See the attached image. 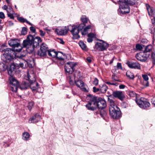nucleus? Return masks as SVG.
I'll list each match as a JSON object with an SVG mask.
<instances>
[{"label": "nucleus", "mask_w": 155, "mask_h": 155, "mask_svg": "<svg viewBox=\"0 0 155 155\" xmlns=\"http://www.w3.org/2000/svg\"><path fill=\"white\" fill-rule=\"evenodd\" d=\"M41 42L40 37H36L34 38L32 35H29L26 39L24 40L22 45L23 47L27 48V51L31 53L34 51L35 48L39 46V44Z\"/></svg>", "instance_id": "nucleus-1"}, {"label": "nucleus", "mask_w": 155, "mask_h": 155, "mask_svg": "<svg viewBox=\"0 0 155 155\" xmlns=\"http://www.w3.org/2000/svg\"><path fill=\"white\" fill-rule=\"evenodd\" d=\"M36 75L34 71L30 70L27 72L25 79L29 81L30 87L32 91H36L38 87V83L36 81Z\"/></svg>", "instance_id": "nucleus-2"}, {"label": "nucleus", "mask_w": 155, "mask_h": 155, "mask_svg": "<svg viewBox=\"0 0 155 155\" xmlns=\"http://www.w3.org/2000/svg\"><path fill=\"white\" fill-rule=\"evenodd\" d=\"M14 58H19V54L13 51L10 48H7L5 52L1 56L3 61L6 63H9Z\"/></svg>", "instance_id": "nucleus-3"}, {"label": "nucleus", "mask_w": 155, "mask_h": 155, "mask_svg": "<svg viewBox=\"0 0 155 155\" xmlns=\"http://www.w3.org/2000/svg\"><path fill=\"white\" fill-rule=\"evenodd\" d=\"M7 68L8 72L9 75L12 76L13 73L16 71V68L15 65L13 64H11L8 68H7V66L4 63H0V71H5Z\"/></svg>", "instance_id": "nucleus-4"}, {"label": "nucleus", "mask_w": 155, "mask_h": 155, "mask_svg": "<svg viewBox=\"0 0 155 155\" xmlns=\"http://www.w3.org/2000/svg\"><path fill=\"white\" fill-rule=\"evenodd\" d=\"M8 44L9 46L12 47V50L17 53L19 54V41L16 39H12L8 41Z\"/></svg>", "instance_id": "nucleus-5"}, {"label": "nucleus", "mask_w": 155, "mask_h": 155, "mask_svg": "<svg viewBox=\"0 0 155 155\" xmlns=\"http://www.w3.org/2000/svg\"><path fill=\"white\" fill-rule=\"evenodd\" d=\"M68 30L69 31L72 35L73 38L75 39H78L80 38L78 35L79 31L77 26L75 25H70L68 26Z\"/></svg>", "instance_id": "nucleus-6"}, {"label": "nucleus", "mask_w": 155, "mask_h": 155, "mask_svg": "<svg viewBox=\"0 0 155 155\" xmlns=\"http://www.w3.org/2000/svg\"><path fill=\"white\" fill-rule=\"evenodd\" d=\"M146 7L149 15L154 17L153 19H151V21L153 24L155 25V9L153 7H150L149 5H147ZM154 30V31L153 32V33L152 31H151V32L155 36V28Z\"/></svg>", "instance_id": "nucleus-7"}, {"label": "nucleus", "mask_w": 155, "mask_h": 155, "mask_svg": "<svg viewBox=\"0 0 155 155\" xmlns=\"http://www.w3.org/2000/svg\"><path fill=\"white\" fill-rule=\"evenodd\" d=\"M94 99L96 104V107H97L100 109H103L105 108L107 106L106 101L102 98H97L94 97Z\"/></svg>", "instance_id": "nucleus-8"}, {"label": "nucleus", "mask_w": 155, "mask_h": 155, "mask_svg": "<svg viewBox=\"0 0 155 155\" xmlns=\"http://www.w3.org/2000/svg\"><path fill=\"white\" fill-rule=\"evenodd\" d=\"M76 65V64L74 62H67L65 66V70L67 74H72L74 70V68Z\"/></svg>", "instance_id": "nucleus-9"}, {"label": "nucleus", "mask_w": 155, "mask_h": 155, "mask_svg": "<svg viewBox=\"0 0 155 155\" xmlns=\"http://www.w3.org/2000/svg\"><path fill=\"white\" fill-rule=\"evenodd\" d=\"M119 11L122 14L128 13L130 12V8L128 7V4L120 1Z\"/></svg>", "instance_id": "nucleus-10"}, {"label": "nucleus", "mask_w": 155, "mask_h": 155, "mask_svg": "<svg viewBox=\"0 0 155 155\" xmlns=\"http://www.w3.org/2000/svg\"><path fill=\"white\" fill-rule=\"evenodd\" d=\"M109 110L110 115L113 118L118 119L120 117L121 112L118 107L109 109Z\"/></svg>", "instance_id": "nucleus-11"}, {"label": "nucleus", "mask_w": 155, "mask_h": 155, "mask_svg": "<svg viewBox=\"0 0 155 155\" xmlns=\"http://www.w3.org/2000/svg\"><path fill=\"white\" fill-rule=\"evenodd\" d=\"M136 103L140 107L144 109H147L150 106V103L143 98L137 100Z\"/></svg>", "instance_id": "nucleus-12"}, {"label": "nucleus", "mask_w": 155, "mask_h": 155, "mask_svg": "<svg viewBox=\"0 0 155 155\" xmlns=\"http://www.w3.org/2000/svg\"><path fill=\"white\" fill-rule=\"evenodd\" d=\"M48 48L46 44L43 43L41 44L40 50L37 52V54L41 57H44L46 55L47 52H48Z\"/></svg>", "instance_id": "nucleus-13"}, {"label": "nucleus", "mask_w": 155, "mask_h": 155, "mask_svg": "<svg viewBox=\"0 0 155 155\" xmlns=\"http://www.w3.org/2000/svg\"><path fill=\"white\" fill-rule=\"evenodd\" d=\"M10 84L11 85V87L12 90L16 92L17 91V89L19 87V83L16 79L14 78L10 77L9 78Z\"/></svg>", "instance_id": "nucleus-14"}, {"label": "nucleus", "mask_w": 155, "mask_h": 155, "mask_svg": "<svg viewBox=\"0 0 155 155\" xmlns=\"http://www.w3.org/2000/svg\"><path fill=\"white\" fill-rule=\"evenodd\" d=\"M101 42H97L95 45L96 49L100 51H103L106 50L109 46L107 43L101 41Z\"/></svg>", "instance_id": "nucleus-15"}, {"label": "nucleus", "mask_w": 155, "mask_h": 155, "mask_svg": "<svg viewBox=\"0 0 155 155\" xmlns=\"http://www.w3.org/2000/svg\"><path fill=\"white\" fill-rule=\"evenodd\" d=\"M86 106L87 109L89 110L94 111L96 108V104L94 99V97L88 102V103L86 105Z\"/></svg>", "instance_id": "nucleus-16"}, {"label": "nucleus", "mask_w": 155, "mask_h": 155, "mask_svg": "<svg viewBox=\"0 0 155 155\" xmlns=\"http://www.w3.org/2000/svg\"><path fill=\"white\" fill-rule=\"evenodd\" d=\"M145 54L142 55L140 53L137 54L136 55V57L138 60L142 62H145L149 57V54Z\"/></svg>", "instance_id": "nucleus-17"}, {"label": "nucleus", "mask_w": 155, "mask_h": 155, "mask_svg": "<svg viewBox=\"0 0 155 155\" xmlns=\"http://www.w3.org/2000/svg\"><path fill=\"white\" fill-rule=\"evenodd\" d=\"M112 95L114 97L118 98L121 101L123 100L124 98V96L122 91H115L113 92Z\"/></svg>", "instance_id": "nucleus-18"}, {"label": "nucleus", "mask_w": 155, "mask_h": 155, "mask_svg": "<svg viewBox=\"0 0 155 155\" xmlns=\"http://www.w3.org/2000/svg\"><path fill=\"white\" fill-rule=\"evenodd\" d=\"M126 64L130 68L139 69H140V65L137 62H132L128 61Z\"/></svg>", "instance_id": "nucleus-19"}, {"label": "nucleus", "mask_w": 155, "mask_h": 155, "mask_svg": "<svg viewBox=\"0 0 155 155\" xmlns=\"http://www.w3.org/2000/svg\"><path fill=\"white\" fill-rule=\"evenodd\" d=\"M68 31V27L65 26L64 29H56L55 31V32L58 35H66Z\"/></svg>", "instance_id": "nucleus-20"}, {"label": "nucleus", "mask_w": 155, "mask_h": 155, "mask_svg": "<svg viewBox=\"0 0 155 155\" xmlns=\"http://www.w3.org/2000/svg\"><path fill=\"white\" fill-rule=\"evenodd\" d=\"M41 119V116L38 114H36L29 120V122L30 123L38 122Z\"/></svg>", "instance_id": "nucleus-21"}, {"label": "nucleus", "mask_w": 155, "mask_h": 155, "mask_svg": "<svg viewBox=\"0 0 155 155\" xmlns=\"http://www.w3.org/2000/svg\"><path fill=\"white\" fill-rule=\"evenodd\" d=\"M76 85L81 88L82 90L84 91L87 92V90L85 87H84V83L83 81L81 80H78L75 82Z\"/></svg>", "instance_id": "nucleus-22"}, {"label": "nucleus", "mask_w": 155, "mask_h": 155, "mask_svg": "<svg viewBox=\"0 0 155 155\" xmlns=\"http://www.w3.org/2000/svg\"><path fill=\"white\" fill-rule=\"evenodd\" d=\"M108 101L110 105L109 109L114 108H117V107H118L116 105L115 101L113 100L110 99V97H108Z\"/></svg>", "instance_id": "nucleus-23"}, {"label": "nucleus", "mask_w": 155, "mask_h": 155, "mask_svg": "<svg viewBox=\"0 0 155 155\" xmlns=\"http://www.w3.org/2000/svg\"><path fill=\"white\" fill-rule=\"evenodd\" d=\"M25 55H21L20 56V67L23 68H25L27 67V65L28 64V62L25 61H24L23 63H22L23 61H24L23 57H24Z\"/></svg>", "instance_id": "nucleus-24"}, {"label": "nucleus", "mask_w": 155, "mask_h": 155, "mask_svg": "<svg viewBox=\"0 0 155 155\" xmlns=\"http://www.w3.org/2000/svg\"><path fill=\"white\" fill-rule=\"evenodd\" d=\"M30 87V84L28 83L25 81H23L21 84L20 85V89H25Z\"/></svg>", "instance_id": "nucleus-25"}, {"label": "nucleus", "mask_w": 155, "mask_h": 155, "mask_svg": "<svg viewBox=\"0 0 155 155\" xmlns=\"http://www.w3.org/2000/svg\"><path fill=\"white\" fill-rule=\"evenodd\" d=\"M48 56L54 58L56 57L58 53L54 50H49L48 51Z\"/></svg>", "instance_id": "nucleus-26"}, {"label": "nucleus", "mask_w": 155, "mask_h": 155, "mask_svg": "<svg viewBox=\"0 0 155 155\" xmlns=\"http://www.w3.org/2000/svg\"><path fill=\"white\" fill-rule=\"evenodd\" d=\"M100 91L102 93H105L107 89V87L105 84L102 85L101 86H100Z\"/></svg>", "instance_id": "nucleus-27"}, {"label": "nucleus", "mask_w": 155, "mask_h": 155, "mask_svg": "<svg viewBox=\"0 0 155 155\" xmlns=\"http://www.w3.org/2000/svg\"><path fill=\"white\" fill-rule=\"evenodd\" d=\"M152 48V47L151 45H147L145 47V50L143 51V53L146 54L149 52H150Z\"/></svg>", "instance_id": "nucleus-28"}, {"label": "nucleus", "mask_w": 155, "mask_h": 155, "mask_svg": "<svg viewBox=\"0 0 155 155\" xmlns=\"http://www.w3.org/2000/svg\"><path fill=\"white\" fill-rule=\"evenodd\" d=\"M136 0H122L121 2L126 3L130 5L135 4Z\"/></svg>", "instance_id": "nucleus-29"}, {"label": "nucleus", "mask_w": 155, "mask_h": 155, "mask_svg": "<svg viewBox=\"0 0 155 155\" xmlns=\"http://www.w3.org/2000/svg\"><path fill=\"white\" fill-rule=\"evenodd\" d=\"M79 44L82 49L85 51L86 50L87 46L83 41H79Z\"/></svg>", "instance_id": "nucleus-30"}, {"label": "nucleus", "mask_w": 155, "mask_h": 155, "mask_svg": "<svg viewBox=\"0 0 155 155\" xmlns=\"http://www.w3.org/2000/svg\"><path fill=\"white\" fill-rule=\"evenodd\" d=\"M91 26L90 25H89L86 27L84 29L83 31L82 32V34L83 35H86L88 32L89 30L91 29Z\"/></svg>", "instance_id": "nucleus-31"}, {"label": "nucleus", "mask_w": 155, "mask_h": 155, "mask_svg": "<svg viewBox=\"0 0 155 155\" xmlns=\"http://www.w3.org/2000/svg\"><path fill=\"white\" fill-rule=\"evenodd\" d=\"M126 75L127 77L130 79H133L134 78V75L133 73L130 71H127Z\"/></svg>", "instance_id": "nucleus-32"}, {"label": "nucleus", "mask_w": 155, "mask_h": 155, "mask_svg": "<svg viewBox=\"0 0 155 155\" xmlns=\"http://www.w3.org/2000/svg\"><path fill=\"white\" fill-rule=\"evenodd\" d=\"M22 135V138L24 140H27L29 139L30 137L29 134L27 132L24 133Z\"/></svg>", "instance_id": "nucleus-33"}, {"label": "nucleus", "mask_w": 155, "mask_h": 155, "mask_svg": "<svg viewBox=\"0 0 155 155\" xmlns=\"http://www.w3.org/2000/svg\"><path fill=\"white\" fill-rule=\"evenodd\" d=\"M140 83L144 87H147L149 86L148 81L142 80L140 81Z\"/></svg>", "instance_id": "nucleus-34"}, {"label": "nucleus", "mask_w": 155, "mask_h": 155, "mask_svg": "<svg viewBox=\"0 0 155 155\" xmlns=\"http://www.w3.org/2000/svg\"><path fill=\"white\" fill-rule=\"evenodd\" d=\"M100 115L102 118L104 119L107 115V113L105 110H101L100 111Z\"/></svg>", "instance_id": "nucleus-35"}, {"label": "nucleus", "mask_w": 155, "mask_h": 155, "mask_svg": "<svg viewBox=\"0 0 155 155\" xmlns=\"http://www.w3.org/2000/svg\"><path fill=\"white\" fill-rule=\"evenodd\" d=\"M7 48H6L5 45L4 44H0V51L1 52L4 51L5 52V51Z\"/></svg>", "instance_id": "nucleus-36"}, {"label": "nucleus", "mask_w": 155, "mask_h": 155, "mask_svg": "<svg viewBox=\"0 0 155 155\" xmlns=\"http://www.w3.org/2000/svg\"><path fill=\"white\" fill-rule=\"evenodd\" d=\"M27 29L26 27H24L22 28V30L21 31V35H25L27 34Z\"/></svg>", "instance_id": "nucleus-37"}, {"label": "nucleus", "mask_w": 155, "mask_h": 155, "mask_svg": "<svg viewBox=\"0 0 155 155\" xmlns=\"http://www.w3.org/2000/svg\"><path fill=\"white\" fill-rule=\"evenodd\" d=\"M34 103L33 101H31L29 102L28 105L27 106V107L28 108V109L31 110L33 106Z\"/></svg>", "instance_id": "nucleus-38"}, {"label": "nucleus", "mask_w": 155, "mask_h": 155, "mask_svg": "<svg viewBox=\"0 0 155 155\" xmlns=\"http://www.w3.org/2000/svg\"><path fill=\"white\" fill-rule=\"evenodd\" d=\"M151 58L152 59V62L153 64H155V54L152 52L151 56Z\"/></svg>", "instance_id": "nucleus-39"}, {"label": "nucleus", "mask_w": 155, "mask_h": 155, "mask_svg": "<svg viewBox=\"0 0 155 155\" xmlns=\"http://www.w3.org/2000/svg\"><path fill=\"white\" fill-rule=\"evenodd\" d=\"M76 25L77 26V27L78 28V30L79 31H80L82 30V29H83L85 26V25L84 24H81L79 25Z\"/></svg>", "instance_id": "nucleus-40"}, {"label": "nucleus", "mask_w": 155, "mask_h": 155, "mask_svg": "<svg viewBox=\"0 0 155 155\" xmlns=\"http://www.w3.org/2000/svg\"><path fill=\"white\" fill-rule=\"evenodd\" d=\"M7 14L10 13H14V12L13 8L11 6H10L7 10Z\"/></svg>", "instance_id": "nucleus-41"}, {"label": "nucleus", "mask_w": 155, "mask_h": 155, "mask_svg": "<svg viewBox=\"0 0 155 155\" xmlns=\"http://www.w3.org/2000/svg\"><path fill=\"white\" fill-rule=\"evenodd\" d=\"M81 21L83 23V24L86 23L87 22V19L85 17H83L81 18Z\"/></svg>", "instance_id": "nucleus-42"}, {"label": "nucleus", "mask_w": 155, "mask_h": 155, "mask_svg": "<svg viewBox=\"0 0 155 155\" xmlns=\"http://www.w3.org/2000/svg\"><path fill=\"white\" fill-rule=\"evenodd\" d=\"M143 80L146 81H148L149 78L147 75L146 74H143L142 75Z\"/></svg>", "instance_id": "nucleus-43"}, {"label": "nucleus", "mask_w": 155, "mask_h": 155, "mask_svg": "<svg viewBox=\"0 0 155 155\" xmlns=\"http://www.w3.org/2000/svg\"><path fill=\"white\" fill-rule=\"evenodd\" d=\"M136 47L137 49L139 50H141L142 49V46L139 44H137Z\"/></svg>", "instance_id": "nucleus-44"}, {"label": "nucleus", "mask_w": 155, "mask_h": 155, "mask_svg": "<svg viewBox=\"0 0 155 155\" xmlns=\"http://www.w3.org/2000/svg\"><path fill=\"white\" fill-rule=\"evenodd\" d=\"M87 36L89 38H92L95 37V35L93 33H90L88 34Z\"/></svg>", "instance_id": "nucleus-45"}, {"label": "nucleus", "mask_w": 155, "mask_h": 155, "mask_svg": "<svg viewBox=\"0 0 155 155\" xmlns=\"http://www.w3.org/2000/svg\"><path fill=\"white\" fill-rule=\"evenodd\" d=\"M14 13H10L7 14L8 16L11 19H14V17L13 15Z\"/></svg>", "instance_id": "nucleus-46"}, {"label": "nucleus", "mask_w": 155, "mask_h": 155, "mask_svg": "<svg viewBox=\"0 0 155 155\" xmlns=\"http://www.w3.org/2000/svg\"><path fill=\"white\" fill-rule=\"evenodd\" d=\"M98 80L96 78H95L93 81V84L95 85H98Z\"/></svg>", "instance_id": "nucleus-47"}, {"label": "nucleus", "mask_w": 155, "mask_h": 155, "mask_svg": "<svg viewBox=\"0 0 155 155\" xmlns=\"http://www.w3.org/2000/svg\"><path fill=\"white\" fill-rule=\"evenodd\" d=\"M0 18L2 19H4L5 18L4 14L2 12H0Z\"/></svg>", "instance_id": "nucleus-48"}, {"label": "nucleus", "mask_w": 155, "mask_h": 155, "mask_svg": "<svg viewBox=\"0 0 155 155\" xmlns=\"http://www.w3.org/2000/svg\"><path fill=\"white\" fill-rule=\"evenodd\" d=\"M129 94L131 97H135L136 96L135 93L133 91L130 92L129 93Z\"/></svg>", "instance_id": "nucleus-49"}, {"label": "nucleus", "mask_w": 155, "mask_h": 155, "mask_svg": "<svg viewBox=\"0 0 155 155\" xmlns=\"http://www.w3.org/2000/svg\"><path fill=\"white\" fill-rule=\"evenodd\" d=\"M117 67L118 69H120L121 70L122 69L121 64L120 63H118L117 64Z\"/></svg>", "instance_id": "nucleus-50"}, {"label": "nucleus", "mask_w": 155, "mask_h": 155, "mask_svg": "<svg viewBox=\"0 0 155 155\" xmlns=\"http://www.w3.org/2000/svg\"><path fill=\"white\" fill-rule=\"evenodd\" d=\"M27 20L22 17H20V22L24 23L25 22H27Z\"/></svg>", "instance_id": "nucleus-51"}, {"label": "nucleus", "mask_w": 155, "mask_h": 155, "mask_svg": "<svg viewBox=\"0 0 155 155\" xmlns=\"http://www.w3.org/2000/svg\"><path fill=\"white\" fill-rule=\"evenodd\" d=\"M69 82L70 84L71 85H73L74 84V82L73 81V80L71 79V78L70 76H69Z\"/></svg>", "instance_id": "nucleus-52"}, {"label": "nucleus", "mask_w": 155, "mask_h": 155, "mask_svg": "<svg viewBox=\"0 0 155 155\" xmlns=\"http://www.w3.org/2000/svg\"><path fill=\"white\" fill-rule=\"evenodd\" d=\"M93 91L94 92H98L100 91V87L99 88H96V87H93Z\"/></svg>", "instance_id": "nucleus-53"}, {"label": "nucleus", "mask_w": 155, "mask_h": 155, "mask_svg": "<svg viewBox=\"0 0 155 155\" xmlns=\"http://www.w3.org/2000/svg\"><path fill=\"white\" fill-rule=\"evenodd\" d=\"M30 29L31 31L33 33H35L36 31V29L35 28L33 27H31L30 28Z\"/></svg>", "instance_id": "nucleus-54"}, {"label": "nucleus", "mask_w": 155, "mask_h": 155, "mask_svg": "<svg viewBox=\"0 0 155 155\" xmlns=\"http://www.w3.org/2000/svg\"><path fill=\"white\" fill-rule=\"evenodd\" d=\"M105 83L107 84H108L109 85H117L116 84H115L113 83H110L109 81H105Z\"/></svg>", "instance_id": "nucleus-55"}, {"label": "nucleus", "mask_w": 155, "mask_h": 155, "mask_svg": "<svg viewBox=\"0 0 155 155\" xmlns=\"http://www.w3.org/2000/svg\"><path fill=\"white\" fill-rule=\"evenodd\" d=\"M58 41L60 43L62 44H64V42L63 41L62 39L61 38H58Z\"/></svg>", "instance_id": "nucleus-56"}, {"label": "nucleus", "mask_w": 155, "mask_h": 155, "mask_svg": "<svg viewBox=\"0 0 155 155\" xmlns=\"http://www.w3.org/2000/svg\"><path fill=\"white\" fill-rule=\"evenodd\" d=\"M39 32H40V35L41 36H44L45 33V32H44L42 30H40Z\"/></svg>", "instance_id": "nucleus-57"}, {"label": "nucleus", "mask_w": 155, "mask_h": 155, "mask_svg": "<svg viewBox=\"0 0 155 155\" xmlns=\"http://www.w3.org/2000/svg\"><path fill=\"white\" fill-rule=\"evenodd\" d=\"M59 55V54H58V53L57 55L56 56L57 58L58 59H59L60 60H64V58H63L61 57L60 56H58Z\"/></svg>", "instance_id": "nucleus-58"}, {"label": "nucleus", "mask_w": 155, "mask_h": 155, "mask_svg": "<svg viewBox=\"0 0 155 155\" xmlns=\"http://www.w3.org/2000/svg\"><path fill=\"white\" fill-rule=\"evenodd\" d=\"M112 79L114 81H118V80L117 79V76L114 75H112Z\"/></svg>", "instance_id": "nucleus-59"}, {"label": "nucleus", "mask_w": 155, "mask_h": 155, "mask_svg": "<svg viewBox=\"0 0 155 155\" xmlns=\"http://www.w3.org/2000/svg\"><path fill=\"white\" fill-rule=\"evenodd\" d=\"M6 23L9 26L12 25H13V23L10 21H7Z\"/></svg>", "instance_id": "nucleus-60"}, {"label": "nucleus", "mask_w": 155, "mask_h": 155, "mask_svg": "<svg viewBox=\"0 0 155 155\" xmlns=\"http://www.w3.org/2000/svg\"><path fill=\"white\" fill-rule=\"evenodd\" d=\"M93 39L92 38H88L87 39V41L88 42H91L92 41H93Z\"/></svg>", "instance_id": "nucleus-61"}, {"label": "nucleus", "mask_w": 155, "mask_h": 155, "mask_svg": "<svg viewBox=\"0 0 155 155\" xmlns=\"http://www.w3.org/2000/svg\"><path fill=\"white\" fill-rule=\"evenodd\" d=\"M119 87L120 89H124L125 87V86L123 84H121L119 85Z\"/></svg>", "instance_id": "nucleus-62"}, {"label": "nucleus", "mask_w": 155, "mask_h": 155, "mask_svg": "<svg viewBox=\"0 0 155 155\" xmlns=\"http://www.w3.org/2000/svg\"><path fill=\"white\" fill-rule=\"evenodd\" d=\"M87 60L89 63H91V59L90 57H87Z\"/></svg>", "instance_id": "nucleus-63"}, {"label": "nucleus", "mask_w": 155, "mask_h": 155, "mask_svg": "<svg viewBox=\"0 0 155 155\" xmlns=\"http://www.w3.org/2000/svg\"><path fill=\"white\" fill-rule=\"evenodd\" d=\"M152 104H153L154 105H155V97L153 98L152 99Z\"/></svg>", "instance_id": "nucleus-64"}]
</instances>
